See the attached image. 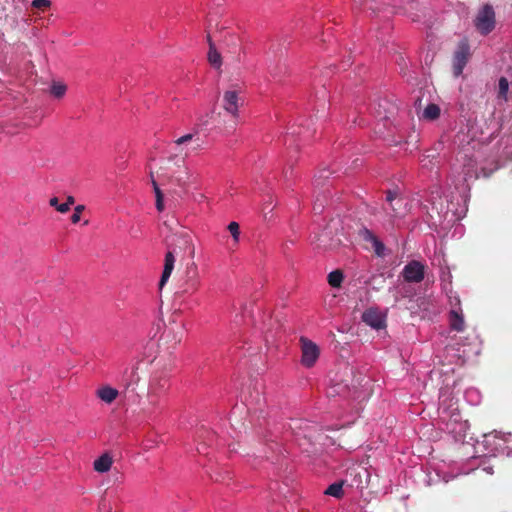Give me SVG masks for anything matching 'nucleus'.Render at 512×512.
Instances as JSON below:
<instances>
[{
  "instance_id": "f257e3e1",
  "label": "nucleus",
  "mask_w": 512,
  "mask_h": 512,
  "mask_svg": "<svg viewBox=\"0 0 512 512\" xmlns=\"http://www.w3.org/2000/svg\"><path fill=\"white\" fill-rule=\"evenodd\" d=\"M438 419L443 429L455 437H465L469 429L468 421L461 418L458 399L452 389L445 387L439 393Z\"/></svg>"
},
{
  "instance_id": "f03ea898",
  "label": "nucleus",
  "mask_w": 512,
  "mask_h": 512,
  "mask_svg": "<svg viewBox=\"0 0 512 512\" xmlns=\"http://www.w3.org/2000/svg\"><path fill=\"white\" fill-rule=\"evenodd\" d=\"M481 445L486 455L505 454L512 457V433L494 431L485 434Z\"/></svg>"
},
{
  "instance_id": "7ed1b4c3",
  "label": "nucleus",
  "mask_w": 512,
  "mask_h": 512,
  "mask_svg": "<svg viewBox=\"0 0 512 512\" xmlns=\"http://www.w3.org/2000/svg\"><path fill=\"white\" fill-rule=\"evenodd\" d=\"M474 23L481 34L487 35L490 33L495 27V13L493 7L489 4L484 5L479 11Z\"/></svg>"
},
{
  "instance_id": "20e7f679",
  "label": "nucleus",
  "mask_w": 512,
  "mask_h": 512,
  "mask_svg": "<svg viewBox=\"0 0 512 512\" xmlns=\"http://www.w3.org/2000/svg\"><path fill=\"white\" fill-rule=\"evenodd\" d=\"M200 275L195 262L187 265L184 280L181 285L183 294H194L200 287Z\"/></svg>"
},
{
  "instance_id": "39448f33",
  "label": "nucleus",
  "mask_w": 512,
  "mask_h": 512,
  "mask_svg": "<svg viewBox=\"0 0 512 512\" xmlns=\"http://www.w3.org/2000/svg\"><path fill=\"white\" fill-rule=\"evenodd\" d=\"M301 364L306 368H311L315 365L320 355L319 347L311 340L301 337Z\"/></svg>"
},
{
  "instance_id": "423d86ee",
  "label": "nucleus",
  "mask_w": 512,
  "mask_h": 512,
  "mask_svg": "<svg viewBox=\"0 0 512 512\" xmlns=\"http://www.w3.org/2000/svg\"><path fill=\"white\" fill-rule=\"evenodd\" d=\"M470 57V47L467 40H462L454 53L453 74L455 77L462 75L463 70Z\"/></svg>"
},
{
  "instance_id": "0eeeda50",
  "label": "nucleus",
  "mask_w": 512,
  "mask_h": 512,
  "mask_svg": "<svg viewBox=\"0 0 512 512\" xmlns=\"http://www.w3.org/2000/svg\"><path fill=\"white\" fill-rule=\"evenodd\" d=\"M168 387V379L166 377H154L149 385L148 390V411L152 412L158 405V398Z\"/></svg>"
},
{
  "instance_id": "6e6552de",
  "label": "nucleus",
  "mask_w": 512,
  "mask_h": 512,
  "mask_svg": "<svg viewBox=\"0 0 512 512\" xmlns=\"http://www.w3.org/2000/svg\"><path fill=\"white\" fill-rule=\"evenodd\" d=\"M243 99L239 96V92L236 90H227L224 92L222 107L226 112L231 114L233 117L238 116V110L243 105Z\"/></svg>"
},
{
  "instance_id": "1a4fd4ad",
  "label": "nucleus",
  "mask_w": 512,
  "mask_h": 512,
  "mask_svg": "<svg viewBox=\"0 0 512 512\" xmlns=\"http://www.w3.org/2000/svg\"><path fill=\"white\" fill-rule=\"evenodd\" d=\"M456 305L457 308H451L448 314L449 328L452 331L463 332L465 329V320L459 298H456Z\"/></svg>"
},
{
  "instance_id": "9d476101",
  "label": "nucleus",
  "mask_w": 512,
  "mask_h": 512,
  "mask_svg": "<svg viewBox=\"0 0 512 512\" xmlns=\"http://www.w3.org/2000/svg\"><path fill=\"white\" fill-rule=\"evenodd\" d=\"M316 245L324 250L336 249L340 245V239L332 236L330 227H326L319 235L316 236Z\"/></svg>"
},
{
  "instance_id": "9b49d317",
  "label": "nucleus",
  "mask_w": 512,
  "mask_h": 512,
  "mask_svg": "<svg viewBox=\"0 0 512 512\" xmlns=\"http://www.w3.org/2000/svg\"><path fill=\"white\" fill-rule=\"evenodd\" d=\"M362 321L373 329L380 330L386 327L384 315L377 309H368L362 314Z\"/></svg>"
},
{
  "instance_id": "f8f14e48",
  "label": "nucleus",
  "mask_w": 512,
  "mask_h": 512,
  "mask_svg": "<svg viewBox=\"0 0 512 512\" xmlns=\"http://www.w3.org/2000/svg\"><path fill=\"white\" fill-rule=\"evenodd\" d=\"M426 201L430 204L432 212L436 211L438 215L442 213L444 209V200L440 192V188H436L435 191H432L429 199H427ZM423 208L427 210V213L430 215V218L433 219V215L430 214L429 211L430 208L427 205H424Z\"/></svg>"
},
{
  "instance_id": "ddd939ff",
  "label": "nucleus",
  "mask_w": 512,
  "mask_h": 512,
  "mask_svg": "<svg viewBox=\"0 0 512 512\" xmlns=\"http://www.w3.org/2000/svg\"><path fill=\"white\" fill-rule=\"evenodd\" d=\"M459 473H457L458 475ZM456 476V474L444 472L443 470L439 468H434L433 472L427 471L426 472V479L425 482L427 485L435 484L440 481L448 482L450 479H453Z\"/></svg>"
},
{
  "instance_id": "4468645a",
  "label": "nucleus",
  "mask_w": 512,
  "mask_h": 512,
  "mask_svg": "<svg viewBox=\"0 0 512 512\" xmlns=\"http://www.w3.org/2000/svg\"><path fill=\"white\" fill-rule=\"evenodd\" d=\"M95 394L105 404H111L119 396V391L109 385H103L96 390Z\"/></svg>"
},
{
  "instance_id": "2eb2a0df",
  "label": "nucleus",
  "mask_w": 512,
  "mask_h": 512,
  "mask_svg": "<svg viewBox=\"0 0 512 512\" xmlns=\"http://www.w3.org/2000/svg\"><path fill=\"white\" fill-rule=\"evenodd\" d=\"M175 264V256L173 251H168L165 255L164 269L162 272L161 279L159 281V288L162 289L165 283L168 281L172 274Z\"/></svg>"
},
{
  "instance_id": "dca6fc26",
  "label": "nucleus",
  "mask_w": 512,
  "mask_h": 512,
  "mask_svg": "<svg viewBox=\"0 0 512 512\" xmlns=\"http://www.w3.org/2000/svg\"><path fill=\"white\" fill-rule=\"evenodd\" d=\"M363 238L364 240L370 242L372 244V247L374 249V252L377 256H383L385 252V246L384 244L378 239V237L373 234L370 230L365 229L363 231Z\"/></svg>"
},
{
  "instance_id": "f3484780",
  "label": "nucleus",
  "mask_w": 512,
  "mask_h": 512,
  "mask_svg": "<svg viewBox=\"0 0 512 512\" xmlns=\"http://www.w3.org/2000/svg\"><path fill=\"white\" fill-rule=\"evenodd\" d=\"M112 464V457L108 453H104L94 461L93 467L95 471L105 473L110 470Z\"/></svg>"
},
{
  "instance_id": "a211bd4d",
  "label": "nucleus",
  "mask_w": 512,
  "mask_h": 512,
  "mask_svg": "<svg viewBox=\"0 0 512 512\" xmlns=\"http://www.w3.org/2000/svg\"><path fill=\"white\" fill-rule=\"evenodd\" d=\"M207 40L209 43L208 61L213 67L219 69L222 64L221 55L216 50V47H215L214 43L212 42L210 35H207Z\"/></svg>"
},
{
  "instance_id": "6ab92c4d",
  "label": "nucleus",
  "mask_w": 512,
  "mask_h": 512,
  "mask_svg": "<svg viewBox=\"0 0 512 512\" xmlns=\"http://www.w3.org/2000/svg\"><path fill=\"white\" fill-rule=\"evenodd\" d=\"M464 399L468 404L477 406L482 401V394L477 388L470 387L465 390Z\"/></svg>"
},
{
  "instance_id": "aec40b11",
  "label": "nucleus",
  "mask_w": 512,
  "mask_h": 512,
  "mask_svg": "<svg viewBox=\"0 0 512 512\" xmlns=\"http://www.w3.org/2000/svg\"><path fill=\"white\" fill-rule=\"evenodd\" d=\"M58 198L53 197L49 200L50 206L54 207L60 213H66L70 210L71 205L75 203V199L73 196H68L65 203H62L60 206H57Z\"/></svg>"
},
{
  "instance_id": "412c9836",
  "label": "nucleus",
  "mask_w": 512,
  "mask_h": 512,
  "mask_svg": "<svg viewBox=\"0 0 512 512\" xmlns=\"http://www.w3.org/2000/svg\"><path fill=\"white\" fill-rule=\"evenodd\" d=\"M176 238L180 241L184 248L189 251L190 257L193 258L195 254V247L192 243L190 235L188 233L183 232L180 233L179 235H176Z\"/></svg>"
},
{
  "instance_id": "4be33fe9",
  "label": "nucleus",
  "mask_w": 512,
  "mask_h": 512,
  "mask_svg": "<svg viewBox=\"0 0 512 512\" xmlns=\"http://www.w3.org/2000/svg\"><path fill=\"white\" fill-rule=\"evenodd\" d=\"M343 485L344 481L334 482L326 488L324 493L335 498H341L343 496Z\"/></svg>"
},
{
  "instance_id": "5701e85b",
  "label": "nucleus",
  "mask_w": 512,
  "mask_h": 512,
  "mask_svg": "<svg viewBox=\"0 0 512 512\" xmlns=\"http://www.w3.org/2000/svg\"><path fill=\"white\" fill-rule=\"evenodd\" d=\"M403 278L406 282L416 281V260H411L403 270Z\"/></svg>"
},
{
  "instance_id": "b1692460",
  "label": "nucleus",
  "mask_w": 512,
  "mask_h": 512,
  "mask_svg": "<svg viewBox=\"0 0 512 512\" xmlns=\"http://www.w3.org/2000/svg\"><path fill=\"white\" fill-rule=\"evenodd\" d=\"M344 275L340 270H334L328 274V283L333 288H339L343 282Z\"/></svg>"
},
{
  "instance_id": "393cba45",
  "label": "nucleus",
  "mask_w": 512,
  "mask_h": 512,
  "mask_svg": "<svg viewBox=\"0 0 512 512\" xmlns=\"http://www.w3.org/2000/svg\"><path fill=\"white\" fill-rule=\"evenodd\" d=\"M66 91L67 86L62 82H53L50 88L51 95L57 99H61L62 97H64Z\"/></svg>"
},
{
  "instance_id": "a878e982",
  "label": "nucleus",
  "mask_w": 512,
  "mask_h": 512,
  "mask_svg": "<svg viewBox=\"0 0 512 512\" xmlns=\"http://www.w3.org/2000/svg\"><path fill=\"white\" fill-rule=\"evenodd\" d=\"M440 115V108L436 104H429L423 111V118L434 120Z\"/></svg>"
},
{
  "instance_id": "bb28decb",
  "label": "nucleus",
  "mask_w": 512,
  "mask_h": 512,
  "mask_svg": "<svg viewBox=\"0 0 512 512\" xmlns=\"http://www.w3.org/2000/svg\"><path fill=\"white\" fill-rule=\"evenodd\" d=\"M476 169V162L473 159H469L468 163L464 165L463 168V174H464V180L467 181L468 179L472 178L475 174Z\"/></svg>"
},
{
  "instance_id": "cd10ccee",
  "label": "nucleus",
  "mask_w": 512,
  "mask_h": 512,
  "mask_svg": "<svg viewBox=\"0 0 512 512\" xmlns=\"http://www.w3.org/2000/svg\"><path fill=\"white\" fill-rule=\"evenodd\" d=\"M228 231L230 232L231 236L233 237V241L235 244L239 242V236H240V227L237 222H230L228 227Z\"/></svg>"
},
{
  "instance_id": "c85d7f7f",
  "label": "nucleus",
  "mask_w": 512,
  "mask_h": 512,
  "mask_svg": "<svg viewBox=\"0 0 512 512\" xmlns=\"http://www.w3.org/2000/svg\"><path fill=\"white\" fill-rule=\"evenodd\" d=\"M396 63H397V65L400 68V73L403 76H406L407 75V69H408V61H407V59L402 54H399L396 57Z\"/></svg>"
},
{
  "instance_id": "c756f323",
  "label": "nucleus",
  "mask_w": 512,
  "mask_h": 512,
  "mask_svg": "<svg viewBox=\"0 0 512 512\" xmlns=\"http://www.w3.org/2000/svg\"><path fill=\"white\" fill-rule=\"evenodd\" d=\"M31 5L35 9L44 11V10L50 8L51 1L50 0H33Z\"/></svg>"
},
{
  "instance_id": "7c9ffc66",
  "label": "nucleus",
  "mask_w": 512,
  "mask_h": 512,
  "mask_svg": "<svg viewBox=\"0 0 512 512\" xmlns=\"http://www.w3.org/2000/svg\"><path fill=\"white\" fill-rule=\"evenodd\" d=\"M509 90V82L505 77L499 79V95L506 97Z\"/></svg>"
},
{
  "instance_id": "2f4dec72",
  "label": "nucleus",
  "mask_w": 512,
  "mask_h": 512,
  "mask_svg": "<svg viewBox=\"0 0 512 512\" xmlns=\"http://www.w3.org/2000/svg\"><path fill=\"white\" fill-rule=\"evenodd\" d=\"M85 206L84 205H77L74 209V213L71 216V222L76 224L81 219V214L84 211Z\"/></svg>"
},
{
  "instance_id": "473e14b6",
  "label": "nucleus",
  "mask_w": 512,
  "mask_h": 512,
  "mask_svg": "<svg viewBox=\"0 0 512 512\" xmlns=\"http://www.w3.org/2000/svg\"><path fill=\"white\" fill-rule=\"evenodd\" d=\"M193 137H194L193 134H186L184 136H181L177 140H175V144L177 146H181V145L187 144V143H189V142H191L193 140Z\"/></svg>"
},
{
  "instance_id": "72a5a7b5",
  "label": "nucleus",
  "mask_w": 512,
  "mask_h": 512,
  "mask_svg": "<svg viewBox=\"0 0 512 512\" xmlns=\"http://www.w3.org/2000/svg\"><path fill=\"white\" fill-rule=\"evenodd\" d=\"M397 200V194L392 191H388L386 195V201L389 203L393 211H397V208L393 205V201Z\"/></svg>"
},
{
  "instance_id": "f704fd0d",
  "label": "nucleus",
  "mask_w": 512,
  "mask_h": 512,
  "mask_svg": "<svg viewBox=\"0 0 512 512\" xmlns=\"http://www.w3.org/2000/svg\"><path fill=\"white\" fill-rule=\"evenodd\" d=\"M388 104V101L384 100L382 103H379L378 106H379V110L377 111V115L378 117L380 118H383V119H388L389 118V115H388V112L385 111V113L383 114L381 111H380V108H384L385 109V106Z\"/></svg>"
},
{
  "instance_id": "c9c22d12",
  "label": "nucleus",
  "mask_w": 512,
  "mask_h": 512,
  "mask_svg": "<svg viewBox=\"0 0 512 512\" xmlns=\"http://www.w3.org/2000/svg\"><path fill=\"white\" fill-rule=\"evenodd\" d=\"M403 3V8L408 11L414 10V2L415 0H400Z\"/></svg>"
},
{
  "instance_id": "e433bc0d",
  "label": "nucleus",
  "mask_w": 512,
  "mask_h": 512,
  "mask_svg": "<svg viewBox=\"0 0 512 512\" xmlns=\"http://www.w3.org/2000/svg\"><path fill=\"white\" fill-rule=\"evenodd\" d=\"M425 275V266L418 262V283L421 282L424 279Z\"/></svg>"
},
{
  "instance_id": "4c0bfd02",
  "label": "nucleus",
  "mask_w": 512,
  "mask_h": 512,
  "mask_svg": "<svg viewBox=\"0 0 512 512\" xmlns=\"http://www.w3.org/2000/svg\"><path fill=\"white\" fill-rule=\"evenodd\" d=\"M355 2H357V0H354ZM359 3L366 5L368 7V9L372 10L373 12H375L377 10V8L372 4L373 0H358Z\"/></svg>"
},
{
  "instance_id": "58836bf2",
  "label": "nucleus",
  "mask_w": 512,
  "mask_h": 512,
  "mask_svg": "<svg viewBox=\"0 0 512 512\" xmlns=\"http://www.w3.org/2000/svg\"><path fill=\"white\" fill-rule=\"evenodd\" d=\"M179 331H177L174 335V343L177 344V343H180L181 342V339H182V328L179 327L178 328Z\"/></svg>"
},
{
  "instance_id": "ea45409f",
  "label": "nucleus",
  "mask_w": 512,
  "mask_h": 512,
  "mask_svg": "<svg viewBox=\"0 0 512 512\" xmlns=\"http://www.w3.org/2000/svg\"><path fill=\"white\" fill-rule=\"evenodd\" d=\"M156 209L159 212H162L164 210V202L163 199H156Z\"/></svg>"
},
{
  "instance_id": "a19ab883",
  "label": "nucleus",
  "mask_w": 512,
  "mask_h": 512,
  "mask_svg": "<svg viewBox=\"0 0 512 512\" xmlns=\"http://www.w3.org/2000/svg\"><path fill=\"white\" fill-rule=\"evenodd\" d=\"M456 298H459L458 296H450L449 297V300H450V305H451V308H457V305H456Z\"/></svg>"
},
{
  "instance_id": "79ce46f5",
  "label": "nucleus",
  "mask_w": 512,
  "mask_h": 512,
  "mask_svg": "<svg viewBox=\"0 0 512 512\" xmlns=\"http://www.w3.org/2000/svg\"><path fill=\"white\" fill-rule=\"evenodd\" d=\"M154 192L156 199H163V193L159 187H156Z\"/></svg>"
},
{
  "instance_id": "37998d69",
  "label": "nucleus",
  "mask_w": 512,
  "mask_h": 512,
  "mask_svg": "<svg viewBox=\"0 0 512 512\" xmlns=\"http://www.w3.org/2000/svg\"><path fill=\"white\" fill-rule=\"evenodd\" d=\"M150 177H151L152 187H153V189L155 190V189H156V187H159V186H158V184H157L156 180L154 179V176H153V173H152V172L150 173Z\"/></svg>"
},
{
  "instance_id": "c03bdc74",
  "label": "nucleus",
  "mask_w": 512,
  "mask_h": 512,
  "mask_svg": "<svg viewBox=\"0 0 512 512\" xmlns=\"http://www.w3.org/2000/svg\"><path fill=\"white\" fill-rule=\"evenodd\" d=\"M171 333H173V334L175 333V331L173 330V328H172V327L168 328V329L164 332V335H165V337H169V335H170Z\"/></svg>"
},
{
  "instance_id": "a18cd8bd",
  "label": "nucleus",
  "mask_w": 512,
  "mask_h": 512,
  "mask_svg": "<svg viewBox=\"0 0 512 512\" xmlns=\"http://www.w3.org/2000/svg\"><path fill=\"white\" fill-rule=\"evenodd\" d=\"M314 210H315V211H318V212H321V205H317V204H315V205H314Z\"/></svg>"
},
{
  "instance_id": "49530a36",
  "label": "nucleus",
  "mask_w": 512,
  "mask_h": 512,
  "mask_svg": "<svg viewBox=\"0 0 512 512\" xmlns=\"http://www.w3.org/2000/svg\"><path fill=\"white\" fill-rule=\"evenodd\" d=\"M300 132L293 130L289 133V135L294 136L295 134H299Z\"/></svg>"
},
{
  "instance_id": "de8ad7c7",
  "label": "nucleus",
  "mask_w": 512,
  "mask_h": 512,
  "mask_svg": "<svg viewBox=\"0 0 512 512\" xmlns=\"http://www.w3.org/2000/svg\"><path fill=\"white\" fill-rule=\"evenodd\" d=\"M176 157H177V155H174V156H170L168 159H169V161H173Z\"/></svg>"
},
{
  "instance_id": "09e8293b",
  "label": "nucleus",
  "mask_w": 512,
  "mask_h": 512,
  "mask_svg": "<svg viewBox=\"0 0 512 512\" xmlns=\"http://www.w3.org/2000/svg\"><path fill=\"white\" fill-rule=\"evenodd\" d=\"M200 147V144H197L196 147L194 148L195 150L198 149Z\"/></svg>"
},
{
  "instance_id": "8fccbe9b",
  "label": "nucleus",
  "mask_w": 512,
  "mask_h": 512,
  "mask_svg": "<svg viewBox=\"0 0 512 512\" xmlns=\"http://www.w3.org/2000/svg\"><path fill=\"white\" fill-rule=\"evenodd\" d=\"M215 481H222V479L217 477V478H215Z\"/></svg>"
}]
</instances>
